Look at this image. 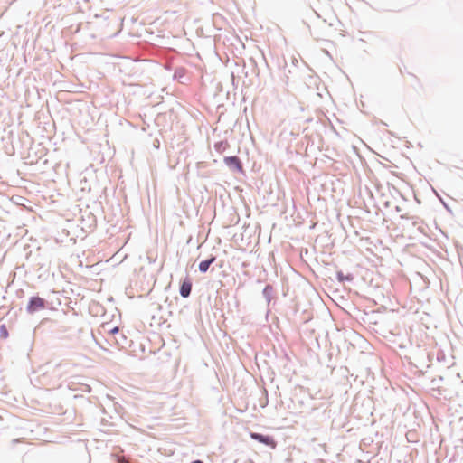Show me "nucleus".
I'll use <instances>...</instances> for the list:
<instances>
[{
	"mask_svg": "<svg viewBox=\"0 0 463 463\" xmlns=\"http://www.w3.org/2000/svg\"><path fill=\"white\" fill-rule=\"evenodd\" d=\"M45 308V300L40 297H33L27 305V312L33 314L38 310Z\"/></svg>",
	"mask_w": 463,
	"mask_h": 463,
	"instance_id": "obj_1",
	"label": "nucleus"
},
{
	"mask_svg": "<svg viewBox=\"0 0 463 463\" xmlns=\"http://www.w3.org/2000/svg\"><path fill=\"white\" fill-rule=\"evenodd\" d=\"M224 162L231 169L240 173L243 172L242 164L237 156H227L224 158Z\"/></svg>",
	"mask_w": 463,
	"mask_h": 463,
	"instance_id": "obj_2",
	"label": "nucleus"
},
{
	"mask_svg": "<svg viewBox=\"0 0 463 463\" xmlns=\"http://www.w3.org/2000/svg\"><path fill=\"white\" fill-rule=\"evenodd\" d=\"M250 437L255 439V440H258L259 442H261L267 446H269L271 448H275L276 447V442L275 440L273 439V438L269 437V436H264V435H261V434H259V433H251L250 434Z\"/></svg>",
	"mask_w": 463,
	"mask_h": 463,
	"instance_id": "obj_3",
	"label": "nucleus"
},
{
	"mask_svg": "<svg viewBox=\"0 0 463 463\" xmlns=\"http://www.w3.org/2000/svg\"><path fill=\"white\" fill-rule=\"evenodd\" d=\"M192 290V282L189 279H184L180 287V294L183 298H187Z\"/></svg>",
	"mask_w": 463,
	"mask_h": 463,
	"instance_id": "obj_4",
	"label": "nucleus"
},
{
	"mask_svg": "<svg viewBox=\"0 0 463 463\" xmlns=\"http://www.w3.org/2000/svg\"><path fill=\"white\" fill-rule=\"evenodd\" d=\"M215 260L214 257H212L210 260L200 262L199 269L202 272H206L209 269V266Z\"/></svg>",
	"mask_w": 463,
	"mask_h": 463,
	"instance_id": "obj_5",
	"label": "nucleus"
},
{
	"mask_svg": "<svg viewBox=\"0 0 463 463\" xmlns=\"http://www.w3.org/2000/svg\"><path fill=\"white\" fill-rule=\"evenodd\" d=\"M101 329L103 330L104 334H108L111 336H114L115 335L119 333V329L118 326H115L113 328H107V325L103 324L101 326Z\"/></svg>",
	"mask_w": 463,
	"mask_h": 463,
	"instance_id": "obj_6",
	"label": "nucleus"
},
{
	"mask_svg": "<svg viewBox=\"0 0 463 463\" xmlns=\"http://www.w3.org/2000/svg\"><path fill=\"white\" fill-rule=\"evenodd\" d=\"M113 337H114L113 342H114V344H115L116 345L119 346V345H122V341H121V340H119V336L115 337V335H114Z\"/></svg>",
	"mask_w": 463,
	"mask_h": 463,
	"instance_id": "obj_7",
	"label": "nucleus"
},
{
	"mask_svg": "<svg viewBox=\"0 0 463 463\" xmlns=\"http://www.w3.org/2000/svg\"><path fill=\"white\" fill-rule=\"evenodd\" d=\"M121 340H126V337L123 335H120Z\"/></svg>",
	"mask_w": 463,
	"mask_h": 463,
	"instance_id": "obj_8",
	"label": "nucleus"
},
{
	"mask_svg": "<svg viewBox=\"0 0 463 463\" xmlns=\"http://www.w3.org/2000/svg\"><path fill=\"white\" fill-rule=\"evenodd\" d=\"M193 463H202L200 460L194 461Z\"/></svg>",
	"mask_w": 463,
	"mask_h": 463,
	"instance_id": "obj_9",
	"label": "nucleus"
}]
</instances>
